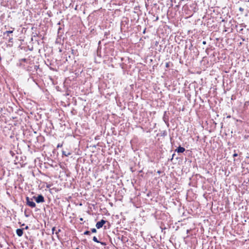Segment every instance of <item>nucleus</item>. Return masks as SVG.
I'll use <instances>...</instances> for the list:
<instances>
[{"mask_svg": "<svg viewBox=\"0 0 249 249\" xmlns=\"http://www.w3.org/2000/svg\"><path fill=\"white\" fill-rule=\"evenodd\" d=\"M76 249H79V248H77Z\"/></svg>", "mask_w": 249, "mask_h": 249, "instance_id": "6ab92c4d", "label": "nucleus"}, {"mask_svg": "<svg viewBox=\"0 0 249 249\" xmlns=\"http://www.w3.org/2000/svg\"><path fill=\"white\" fill-rule=\"evenodd\" d=\"M185 148L184 147L179 146L176 150L178 153H183L185 151Z\"/></svg>", "mask_w": 249, "mask_h": 249, "instance_id": "39448f33", "label": "nucleus"}, {"mask_svg": "<svg viewBox=\"0 0 249 249\" xmlns=\"http://www.w3.org/2000/svg\"><path fill=\"white\" fill-rule=\"evenodd\" d=\"M27 204L32 208L36 207V203L32 201V199H30L29 197H26Z\"/></svg>", "mask_w": 249, "mask_h": 249, "instance_id": "f257e3e1", "label": "nucleus"}, {"mask_svg": "<svg viewBox=\"0 0 249 249\" xmlns=\"http://www.w3.org/2000/svg\"><path fill=\"white\" fill-rule=\"evenodd\" d=\"M35 200L38 203L43 202L44 201V197L42 195H39L37 197H35Z\"/></svg>", "mask_w": 249, "mask_h": 249, "instance_id": "7ed1b4c3", "label": "nucleus"}, {"mask_svg": "<svg viewBox=\"0 0 249 249\" xmlns=\"http://www.w3.org/2000/svg\"><path fill=\"white\" fill-rule=\"evenodd\" d=\"M62 146V144H58V145H57V147H61Z\"/></svg>", "mask_w": 249, "mask_h": 249, "instance_id": "4468645a", "label": "nucleus"}, {"mask_svg": "<svg viewBox=\"0 0 249 249\" xmlns=\"http://www.w3.org/2000/svg\"><path fill=\"white\" fill-rule=\"evenodd\" d=\"M16 233L18 236L20 237L23 234V230L21 229H18L16 230Z\"/></svg>", "mask_w": 249, "mask_h": 249, "instance_id": "20e7f679", "label": "nucleus"}, {"mask_svg": "<svg viewBox=\"0 0 249 249\" xmlns=\"http://www.w3.org/2000/svg\"><path fill=\"white\" fill-rule=\"evenodd\" d=\"M8 42H13V37H9L8 38Z\"/></svg>", "mask_w": 249, "mask_h": 249, "instance_id": "1a4fd4ad", "label": "nucleus"}, {"mask_svg": "<svg viewBox=\"0 0 249 249\" xmlns=\"http://www.w3.org/2000/svg\"><path fill=\"white\" fill-rule=\"evenodd\" d=\"M106 223V221L104 220V219H102L101 221L98 222L96 224V227L97 228V229H100L101 228H102L103 227V226L104 225V224H105Z\"/></svg>", "mask_w": 249, "mask_h": 249, "instance_id": "f03ea898", "label": "nucleus"}, {"mask_svg": "<svg viewBox=\"0 0 249 249\" xmlns=\"http://www.w3.org/2000/svg\"><path fill=\"white\" fill-rule=\"evenodd\" d=\"M238 156L237 154V153H234L233 155V156L234 157H237Z\"/></svg>", "mask_w": 249, "mask_h": 249, "instance_id": "ddd939ff", "label": "nucleus"}, {"mask_svg": "<svg viewBox=\"0 0 249 249\" xmlns=\"http://www.w3.org/2000/svg\"><path fill=\"white\" fill-rule=\"evenodd\" d=\"M54 230H55V228H54V227H53V228L52 229V231H54Z\"/></svg>", "mask_w": 249, "mask_h": 249, "instance_id": "2eb2a0df", "label": "nucleus"}, {"mask_svg": "<svg viewBox=\"0 0 249 249\" xmlns=\"http://www.w3.org/2000/svg\"><path fill=\"white\" fill-rule=\"evenodd\" d=\"M100 243H101V244L103 245H106V243H104V242H99Z\"/></svg>", "mask_w": 249, "mask_h": 249, "instance_id": "f8f14e48", "label": "nucleus"}, {"mask_svg": "<svg viewBox=\"0 0 249 249\" xmlns=\"http://www.w3.org/2000/svg\"><path fill=\"white\" fill-rule=\"evenodd\" d=\"M203 43L205 44L206 43V42L205 41H203Z\"/></svg>", "mask_w": 249, "mask_h": 249, "instance_id": "f3484780", "label": "nucleus"}, {"mask_svg": "<svg viewBox=\"0 0 249 249\" xmlns=\"http://www.w3.org/2000/svg\"><path fill=\"white\" fill-rule=\"evenodd\" d=\"M166 67H168V63H166Z\"/></svg>", "mask_w": 249, "mask_h": 249, "instance_id": "dca6fc26", "label": "nucleus"}, {"mask_svg": "<svg viewBox=\"0 0 249 249\" xmlns=\"http://www.w3.org/2000/svg\"><path fill=\"white\" fill-rule=\"evenodd\" d=\"M93 240L95 242L99 243V241L97 240V238L95 236L93 237Z\"/></svg>", "mask_w": 249, "mask_h": 249, "instance_id": "6e6552de", "label": "nucleus"}, {"mask_svg": "<svg viewBox=\"0 0 249 249\" xmlns=\"http://www.w3.org/2000/svg\"><path fill=\"white\" fill-rule=\"evenodd\" d=\"M84 234L85 235H89L90 234V231H87L84 232Z\"/></svg>", "mask_w": 249, "mask_h": 249, "instance_id": "9d476101", "label": "nucleus"}, {"mask_svg": "<svg viewBox=\"0 0 249 249\" xmlns=\"http://www.w3.org/2000/svg\"><path fill=\"white\" fill-rule=\"evenodd\" d=\"M62 154H63V155H64L66 157H68V156H70L71 154V153L69 152H66L65 151H63Z\"/></svg>", "mask_w": 249, "mask_h": 249, "instance_id": "423d86ee", "label": "nucleus"}, {"mask_svg": "<svg viewBox=\"0 0 249 249\" xmlns=\"http://www.w3.org/2000/svg\"><path fill=\"white\" fill-rule=\"evenodd\" d=\"M13 32V31H7L3 33V35H7V36H9V34H12Z\"/></svg>", "mask_w": 249, "mask_h": 249, "instance_id": "0eeeda50", "label": "nucleus"}, {"mask_svg": "<svg viewBox=\"0 0 249 249\" xmlns=\"http://www.w3.org/2000/svg\"><path fill=\"white\" fill-rule=\"evenodd\" d=\"M91 232L93 233L96 232L97 231L96 230L95 228L91 229Z\"/></svg>", "mask_w": 249, "mask_h": 249, "instance_id": "9b49d317", "label": "nucleus"}, {"mask_svg": "<svg viewBox=\"0 0 249 249\" xmlns=\"http://www.w3.org/2000/svg\"><path fill=\"white\" fill-rule=\"evenodd\" d=\"M28 228V226H26V227L25 228L26 229H27Z\"/></svg>", "mask_w": 249, "mask_h": 249, "instance_id": "a211bd4d", "label": "nucleus"}]
</instances>
